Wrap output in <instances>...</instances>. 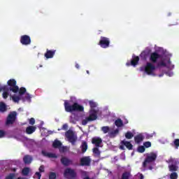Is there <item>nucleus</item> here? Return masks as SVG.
Segmentation results:
<instances>
[{"mask_svg": "<svg viewBox=\"0 0 179 179\" xmlns=\"http://www.w3.org/2000/svg\"><path fill=\"white\" fill-rule=\"evenodd\" d=\"M89 103L91 108L90 115L82 120V125H87V122H91L92 121H96V120H97V110H94V108L97 107V103L93 101H90Z\"/></svg>", "mask_w": 179, "mask_h": 179, "instance_id": "f257e3e1", "label": "nucleus"}, {"mask_svg": "<svg viewBox=\"0 0 179 179\" xmlns=\"http://www.w3.org/2000/svg\"><path fill=\"white\" fill-rule=\"evenodd\" d=\"M64 110L66 113H82L85 111L83 106L80 105L77 102H74L72 105L69 101H64Z\"/></svg>", "mask_w": 179, "mask_h": 179, "instance_id": "f03ea898", "label": "nucleus"}, {"mask_svg": "<svg viewBox=\"0 0 179 179\" xmlns=\"http://www.w3.org/2000/svg\"><path fill=\"white\" fill-rule=\"evenodd\" d=\"M157 159V152H151L146 154V157L143 162V169H146L150 163H155Z\"/></svg>", "mask_w": 179, "mask_h": 179, "instance_id": "7ed1b4c3", "label": "nucleus"}, {"mask_svg": "<svg viewBox=\"0 0 179 179\" xmlns=\"http://www.w3.org/2000/svg\"><path fill=\"white\" fill-rule=\"evenodd\" d=\"M141 71H144L147 75H153V72L156 70V66L152 62H147L145 66L140 68Z\"/></svg>", "mask_w": 179, "mask_h": 179, "instance_id": "20e7f679", "label": "nucleus"}, {"mask_svg": "<svg viewBox=\"0 0 179 179\" xmlns=\"http://www.w3.org/2000/svg\"><path fill=\"white\" fill-rule=\"evenodd\" d=\"M76 171L71 168H66L64 172V177L66 179H75L77 177Z\"/></svg>", "mask_w": 179, "mask_h": 179, "instance_id": "39448f33", "label": "nucleus"}, {"mask_svg": "<svg viewBox=\"0 0 179 179\" xmlns=\"http://www.w3.org/2000/svg\"><path fill=\"white\" fill-rule=\"evenodd\" d=\"M65 136L68 139L69 142L71 143V145H75L76 141L78 140V137L75 136V133L72 130H68L65 133Z\"/></svg>", "mask_w": 179, "mask_h": 179, "instance_id": "423d86ee", "label": "nucleus"}, {"mask_svg": "<svg viewBox=\"0 0 179 179\" xmlns=\"http://www.w3.org/2000/svg\"><path fill=\"white\" fill-rule=\"evenodd\" d=\"M7 85L9 86L8 90H10V92H13V93H17V92H19V87L16 85V80H8Z\"/></svg>", "mask_w": 179, "mask_h": 179, "instance_id": "0eeeda50", "label": "nucleus"}, {"mask_svg": "<svg viewBox=\"0 0 179 179\" xmlns=\"http://www.w3.org/2000/svg\"><path fill=\"white\" fill-rule=\"evenodd\" d=\"M16 117H17V113L16 111L10 112L7 117L6 124L12 125L13 124H15Z\"/></svg>", "mask_w": 179, "mask_h": 179, "instance_id": "6e6552de", "label": "nucleus"}, {"mask_svg": "<svg viewBox=\"0 0 179 179\" xmlns=\"http://www.w3.org/2000/svg\"><path fill=\"white\" fill-rule=\"evenodd\" d=\"M99 45H100L101 48H108V47H110V38L105 36H101Z\"/></svg>", "mask_w": 179, "mask_h": 179, "instance_id": "1a4fd4ad", "label": "nucleus"}, {"mask_svg": "<svg viewBox=\"0 0 179 179\" xmlns=\"http://www.w3.org/2000/svg\"><path fill=\"white\" fill-rule=\"evenodd\" d=\"M20 41L22 45H30L31 44V38L29 35L21 36Z\"/></svg>", "mask_w": 179, "mask_h": 179, "instance_id": "9d476101", "label": "nucleus"}, {"mask_svg": "<svg viewBox=\"0 0 179 179\" xmlns=\"http://www.w3.org/2000/svg\"><path fill=\"white\" fill-rule=\"evenodd\" d=\"M90 163H92V159H90V157H83L80 159V166H90Z\"/></svg>", "mask_w": 179, "mask_h": 179, "instance_id": "9b49d317", "label": "nucleus"}, {"mask_svg": "<svg viewBox=\"0 0 179 179\" xmlns=\"http://www.w3.org/2000/svg\"><path fill=\"white\" fill-rule=\"evenodd\" d=\"M159 58H162V55H159V53L156 52H154L150 54V61L152 64H156V62H157V59H159Z\"/></svg>", "mask_w": 179, "mask_h": 179, "instance_id": "f8f14e48", "label": "nucleus"}, {"mask_svg": "<svg viewBox=\"0 0 179 179\" xmlns=\"http://www.w3.org/2000/svg\"><path fill=\"white\" fill-rule=\"evenodd\" d=\"M60 162L62 164H63V166H64L65 167H68V166H71L73 164V161H72L71 159H69V158L66 157H62L60 159Z\"/></svg>", "mask_w": 179, "mask_h": 179, "instance_id": "ddd939ff", "label": "nucleus"}, {"mask_svg": "<svg viewBox=\"0 0 179 179\" xmlns=\"http://www.w3.org/2000/svg\"><path fill=\"white\" fill-rule=\"evenodd\" d=\"M0 90H3V99H8L10 90L8 85H4L0 88Z\"/></svg>", "mask_w": 179, "mask_h": 179, "instance_id": "4468645a", "label": "nucleus"}, {"mask_svg": "<svg viewBox=\"0 0 179 179\" xmlns=\"http://www.w3.org/2000/svg\"><path fill=\"white\" fill-rule=\"evenodd\" d=\"M103 143V140L99 137H94L92 139V143L95 145L96 148H100V145Z\"/></svg>", "mask_w": 179, "mask_h": 179, "instance_id": "2eb2a0df", "label": "nucleus"}, {"mask_svg": "<svg viewBox=\"0 0 179 179\" xmlns=\"http://www.w3.org/2000/svg\"><path fill=\"white\" fill-rule=\"evenodd\" d=\"M57 50H50L47 49L46 52L45 53V57L47 59H50V58H54V55H55V52Z\"/></svg>", "mask_w": 179, "mask_h": 179, "instance_id": "dca6fc26", "label": "nucleus"}, {"mask_svg": "<svg viewBox=\"0 0 179 179\" xmlns=\"http://www.w3.org/2000/svg\"><path fill=\"white\" fill-rule=\"evenodd\" d=\"M150 55L149 50H143L141 52L140 55V58L141 61H146L148 59V57Z\"/></svg>", "mask_w": 179, "mask_h": 179, "instance_id": "f3484780", "label": "nucleus"}, {"mask_svg": "<svg viewBox=\"0 0 179 179\" xmlns=\"http://www.w3.org/2000/svg\"><path fill=\"white\" fill-rule=\"evenodd\" d=\"M43 156H45V157H49V159H57V155L51 152H47L45 150H42L41 152Z\"/></svg>", "mask_w": 179, "mask_h": 179, "instance_id": "a211bd4d", "label": "nucleus"}, {"mask_svg": "<svg viewBox=\"0 0 179 179\" xmlns=\"http://www.w3.org/2000/svg\"><path fill=\"white\" fill-rule=\"evenodd\" d=\"M37 127L36 126H29L26 128L25 132L27 135H31L34 132H36Z\"/></svg>", "mask_w": 179, "mask_h": 179, "instance_id": "6ab92c4d", "label": "nucleus"}, {"mask_svg": "<svg viewBox=\"0 0 179 179\" xmlns=\"http://www.w3.org/2000/svg\"><path fill=\"white\" fill-rule=\"evenodd\" d=\"M23 162L24 164H31V162H33V157L29 155H26L23 157Z\"/></svg>", "mask_w": 179, "mask_h": 179, "instance_id": "aec40b11", "label": "nucleus"}, {"mask_svg": "<svg viewBox=\"0 0 179 179\" xmlns=\"http://www.w3.org/2000/svg\"><path fill=\"white\" fill-rule=\"evenodd\" d=\"M121 144L124 145L129 150H132V149H134V145L129 141L123 140L121 141Z\"/></svg>", "mask_w": 179, "mask_h": 179, "instance_id": "412c9836", "label": "nucleus"}, {"mask_svg": "<svg viewBox=\"0 0 179 179\" xmlns=\"http://www.w3.org/2000/svg\"><path fill=\"white\" fill-rule=\"evenodd\" d=\"M145 139V137H143V135L142 134H138L137 136H134V141L135 143L139 144L141 142H142Z\"/></svg>", "mask_w": 179, "mask_h": 179, "instance_id": "4be33fe9", "label": "nucleus"}, {"mask_svg": "<svg viewBox=\"0 0 179 179\" xmlns=\"http://www.w3.org/2000/svg\"><path fill=\"white\" fill-rule=\"evenodd\" d=\"M138 62H139V57L134 56L131 61V65H132V66H136Z\"/></svg>", "mask_w": 179, "mask_h": 179, "instance_id": "5701e85b", "label": "nucleus"}, {"mask_svg": "<svg viewBox=\"0 0 179 179\" xmlns=\"http://www.w3.org/2000/svg\"><path fill=\"white\" fill-rule=\"evenodd\" d=\"M169 170L172 173H175V171H177L178 170V166L176 164H169Z\"/></svg>", "mask_w": 179, "mask_h": 179, "instance_id": "b1692460", "label": "nucleus"}, {"mask_svg": "<svg viewBox=\"0 0 179 179\" xmlns=\"http://www.w3.org/2000/svg\"><path fill=\"white\" fill-rule=\"evenodd\" d=\"M115 125L117 127V128H121V127H124V122L121 119L118 118L115 121Z\"/></svg>", "mask_w": 179, "mask_h": 179, "instance_id": "393cba45", "label": "nucleus"}, {"mask_svg": "<svg viewBox=\"0 0 179 179\" xmlns=\"http://www.w3.org/2000/svg\"><path fill=\"white\" fill-rule=\"evenodd\" d=\"M52 146L53 148H55V149H58L59 148H61V146H62V143H61L58 140H55L53 143H52Z\"/></svg>", "mask_w": 179, "mask_h": 179, "instance_id": "a878e982", "label": "nucleus"}, {"mask_svg": "<svg viewBox=\"0 0 179 179\" xmlns=\"http://www.w3.org/2000/svg\"><path fill=\"white\" fill-rule=\"evenodd\" d=\"M8 110V108L6 107V104L3 102H0V111L1 113H5V111Z\"/></svg>", "mask_w": 179, "mask_h": 179, "instance_id": "bb28decb", "label": "nucleus"}, {"mask_svg": "<svg viewBox=\"0 0 179 179\" xmlns=\"http://www.w3.org/2000/svg\"><path fill=\"white\" fill-rule=\"evenodd\" d=\"M118 134H120V130L118 129H116L115 130L112 131L109 133V136H110V138H115V136H117Z\"/></svg>", "mask_w": 179, "mask_h": 179, "instance_id": "cd10ccee", "label": "nucleus"}, {"mask_svg": "<svg viewBox=\"0 0 179 179\" xmlns=\"http://www.w3.org/2000/svg\"><path fill=\"white\" fill-rule=\"evenodd\" d=\"M29 173H30V168L29 167H24L22 171V176H29Z\"/></svg>", "mask_w": 179, "mask_h": 179, "instance_id": "c85d7f7f", "label": "nucleus"}, {"mask_svg": "<svg viewBox=\"0 0 179 179\" xmlns=\"http://www.w3.org/2000/svg\"><path fill=\"white\" fill-rule=\"evenodd\" d=\"M93 153L95 154L96 157H100L101 152H100V150H99V147H96L93 148Z\"/></svg>", "mask_w": 179, "mask_h": 179, "instance_id": "c756f323", "label": "nucleus"}, {"mask_svg": "<svg viewBox=\"0 0 179 179\" xmlns=\"http://www.w3.org/2000/svg\"><path fill=\"white\" fill-rule=\"evenodd\" d=\"M166 163H169V164L178 165V161L174 158L169 159L168 161H166Z\"/></svg>", "mask_w": 179, "mask_h": 179, "instance_id": "7c9ffc66", "label": "nucleus"}, {"mask_svg": "<svg viewBox=\"0 0 179 179\" xmlns=\"http://www.w3.org/2000/svg\"><path fill=\"white\" fill-rule=\"evenodd\" d=\"M81 150L83 153L86 152V150H87V143L83 142L81 145Z\"/></svg>", "mask_w": 179, "mask_h": 179, "instance_id": "2f4dec72", "label": "nucleus"}, {"mask_svg": "<svg viewBox=\"0 0 179 179\" xmlns=\"http://www.w3.org/2000/svg\"><path fill=\"white\" fill-rule=\"evenodd\" d=\"M125 138L126 139H132V138H134V134L131 131H127L125 134Z\"/></svg>", "mask_w": 179, "mask_h": 179, "instance_id": "473e14b6", "label": "nucleus"}, {"mask_svg": "<svg viewBox=\"0 0 179 179\" xmlns=\"http://www.w3.org/2000/svg\"><path fill=\"white\" fill-rule=\"evenodd\" d=\"M101 131L103 132V134H108V132H110V127L108 126L102 127Z\"/></svg>", "mask_w": 179, "mask_h": 179, "instance_id": "72a5a7b5", "label": "nucleus"}, {"mask_svg": "<svg viewBox=\"0 0 179 179\" xmlns=\"http://www.w3.org/2000/svg\"><path fill=\"white\" fill-rule=\"evenodd\" d=\"M145 150V148L143 145H139L137 148V152H138V153H144Z\"/></svg>", "mask_w": 179, "mask_h": 179, "instance_id": "f704fd0d", "label": "nucleus"}, {"mask_svg": "<svg viewBox=\"0 0 179 179\" xmlns=\"http://www.w3.org/2000/svg\"><path fill=\"white\" fill-rule=\"evenodd\" d=\"M20 96H22V94H24L26 93V88L22 87L18 90Z\"/></svg>", "mask_w": 179, "mask_h": 179, "instance_id": "c9c22d12", "label": "nucleus"}, {"mask_svg": "<svg viewBox=\"0 0 179 179\" xmlns=\"http://www.w3.org/2000/svg\"><path fill=\"white\" fill-rule=\"evenodd\" d=\"M170 178L171 179H177V178H178V174H177L176 172H173L170 175Z\"/></svg>", "mask_w": 179, "mask_h": 179, "instance_id": "e433bc0d", "label": "nucleus"}, {"mask_svg": "<svg viewBox=\"0 0 179 179\" xmlns=\"http://www.w3.org/2000/svg\"><path fill=\"white\" fill-rule=\"evenodd\" d=\"M49 179H57V173L50 172L49 174Z\"/></svg>", "mask_w": 179, "mask_h": 179, "instance_id": "4c0bfd02", "label": "nucleus"}, {"mask_svg": "<svg viewBox=\"0 0 179 179\" xmlns=\"http://www.w3.org/2000/svg\"><path fill=\"white\" fill-rule=\"evenodd\" d=\"M13 101H15V103H19L20 101V96H12Z\"/></svg>", "mask_w": 179, "mask_h": 179, "instance_id": "58836bf2", "label": "nucleus"}, {"mask_svg": "<svg viewBox=\"0 0 179 179\" xmlns=\"http://www.w3.org/2000/svg\"><path fill=\"white\" fill-rule=\"evenodd\" d=\"M173 145L176 149H178L179 148V138H176L173 141Z\"/></svg>", "mask_w": 179, "mask_h": 179, "instance_id": "ea45409f", "label": "nucleus"}, {"mask_svg": "<svg viewBox=\"0 0 179 179\" xmlns=\"http://www.w3.org/2000/svg\"><path fill=\"white\" fill-rule=\"evenodd\" d=\"M143 146L144 148H150L152 146V143H150V141H146L145 143H143Z\"/></svg>", "mask_w": 179, "mask_h": 179, "instance_id": "a19ab883", "label": "nucleus"}, {"mask_svg": "<svg viewBox=\"0 0 179 179\" xmlns=\"http://www.w3.org/2000/svg\"><path fill=\"white\" fill-rule=\"evenodd\" d=\"M29 125H34L36 124V120L34 117H31L29 119Z\"/></svg>", "mask_w": 179, "mask_h": 179, "instance_id": "79ce46f5", "label": "nucleus"}, {"mask_svg": "<svg viewBox=\"0 0 179 179\" xmlns=\"http://www.w3.org/2000/svg\"><path fill=\"white\" fill-rule=\"evenodd\" d=\"M158 66H167V64L164 61H162L158 63Z\"/></svg>", "mask_w": 179, "mask_h": 179, "instance_id": "37998d69", "label": "nucleus"}, {"mask_svg": "<svg viewBox=\"0 0 179 179\" xmlns=\"http://www.w3.org/2000/svg\"><path fill=\"white\" fill-rule=\"evenodd\" d=\"M81 176L83 177H87V172L86 171H81Z\"/></svg>", "mask_w": 179, "mask_h": 179, "instance_id": "c03bdc74", "label": "nucleus"}, {"mask_svg": "<svg viewBox=\"0 0 179 179\" xmlns=\"http://www.w3.org/2000/svg\"><path fill=\"white\" fill-rule=\"evenodd\" d=\"M5 136V131L0 130V138H3Z\"/></svg>", "mask_w": 179, "mask_h": 179, "instance_id": "a18cd8bd", "label": "nucleus"}, {"mask_svg": "<svg viewBox=\"0 0 179 179\" xmlns=\"http://www.w3.org/2000/svg\"><path fill=\"white\" fill-rule=\"evenodd\" d=\"M39 171H40V173H44V166L41 165L39 167Z\"/></svg>", "mask_w": 179, "mask_h": 179, "instance_id": "49530a36", "label": "nucleus"}, {"mask_svg": "<svg viewBox=\"0 0 179 179\" xmlns=\"http://www.w3.org/2000/svg\"><path fill=\"white\" fill-rule=\"evenodd\" d=\"M145 170H153V165H150L148 168H144Z\"/></svg>", "mask_w": 179, "mask_h": 179, "instance_id": "de8ad7c7", "label": "nucleus"}, {"mask_svg": "<svg viewBox=\"0 0 179 179\" xmlns=\"http://www.w3.org/2000/svg\"><path fill=\"white\" fill-rule=\"evenodd\" d=\"M35 175L37 176L38 179H41V173L40 172H36Z\"/></svg>", "mask_w": 179, "mask_h": 179, "instance_id": "09e8293b", "label": "nucleus"}, {"mask_svg": "<svg viewBox=\"0 0 179 179\" xmlns=\"http://www.w3.org/2000/svg\"><path fill=\"white\" fill-rule=\"evenodd\" d=\"M62 129H64V131H66V129H68V124H63Z\"/></svg>", "mask_w": 179, "mask_h": 179, "instance_id": "8fccbe9b", "label": "nucleus"}, {"mask_svg": "<svg viewBox=\"0 0 179 179\" xmlns=\"http://www.w3.org/2000/svg\"><path fill=\"white\" fill-rule=\"evenodd\" d=\"M26 100H30L31 99V96H30V94H27L25 96Z\"/></svg>", "mask_w": 179, "mask_h": 179, "instance_id": "3c124183", "label": "nucleus"}, {"mask_svg": "<svg viewBox=\"0 0 179 179\" xmlns=\"http://www.w3.org/2000/svg\"><path fill=\"white\" fill-rule=\"evenodd\" d=\"M120 149H121V150H125V147L123 144H122L120 146Z\"/></svg>", "mask_w": 179, "mask_h": 179, "instance_id": "603ef678", "label": "nucleus"}, {"mask_svg": "<svg viewBox=\"0 0 179 179\" xmlns=\"http://www.w3.org/2000/svg\"><path fill=\"white\" fill-rule=\"evenodd\" d=\"M145 176H143V174L139 173V179H144Z\"/></svg>", "mask_w": 179, "mask_h": 179, "instance_id": "864d4df0", "label": "nucleus"}, {"mask_svg": "<svg viewBox=\"0 0 179 179\" xmlns=\"http://www.w3.org/2000/svg\"><path fill=\"white\" fill-rule=\"evenodd\" d=\"M168 76H173V73H166Z\"/></svg>", "mask_w": 179, "mask_h": 179, "instance_id": "5fc2aeb1", "label": "nucleus"}, {"mask_svg": "<svg viewBox=\"0 0 179 179\" xmlns=\"http://www.w3.org/2000/svg\"><path fill=\"white\" fill-rule=\"evenodd\" d=\"M76 68L77 69H79V64H76Z\"/></svg>", "mask_w": 179, "mask_h": 179, "instance_id": "6e6d98bb", "label": "nucleus"}, {"mask_svg": "<svg viewBox=\"0 0 179 179\" xmlns=\"http://www.w3.org/2000/svg\"><path fill=\"white\" fill-rule=\"evenodd\" d=\"M83 179H94V178H90L89 176H85Z\"/></svg>", "mask_w": 179, "mask_h": 179, "instance_id": "4d7b16f0", "label": "nucleus"}, {"mask_svg": "<svg viewBox=\"0 0 179 179\" xmlns=\"http://www.w3.org/2000/svg\"><path fill=\"white\" fill-rule=\"evenodd\" d=\"M124 124H128V120H125Z\"/></svg>", "mask_w": 179, "mask_h": 179, "instance_id": "13d9d810", "label": "nucleus"}, {"mask_svg": "<svg viewBox=\"0 0 179 179\" xmlns=\"http://www.w3.org/2000/svg\"><path fill=\"white\" fill-rule=\"evenodd\" d=\"M164 74H159V78H162V76H163Z\"/></svg>", "mask_w": 179, "mask_h": 179, "instance_id": "bf43d9fd", "label": "nucleus"}, {"mask_svg": "<svg viewBox=\"0 0 179 179\" xmlns=\"http://www.w3.org/2000/svg\"><path fill=\"white\" fill-rule=\"evenodd\" d=\"M87 73L90 75V73L89 72V70H87Z\"/></svg>", "mask_w": 179, "mask_h": 179, "instance_id": "052dcab7", "label": "nucleus"}, {"mask_svg": "<svg viewBox=\"0 0 179 179\" xmlns=\"http://www.w3.org/2000/svg\"><path fill=\"white\" fill-rule=\"evenodd\" d=\"M127 66H129L130 64L129 63H127Z\"/></svg>", "mask_w": 179, "mask_h": 179, "instance_id": "680f3d73", "label": "nucleus"}]
</instances>
